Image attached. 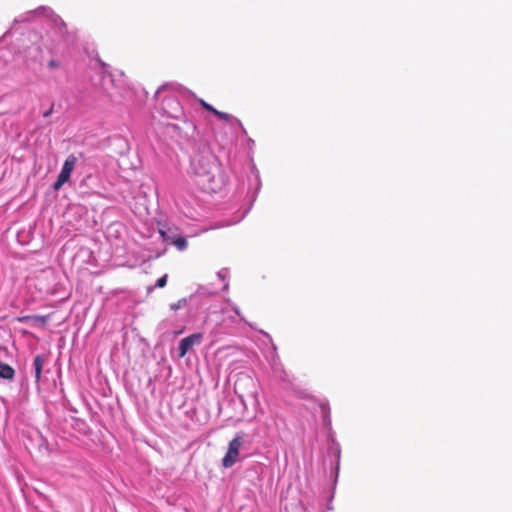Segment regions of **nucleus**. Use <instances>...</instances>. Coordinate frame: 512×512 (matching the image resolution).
Returning <instances> with one entry per match:
<instances>
[{
    "mask_svg": "<svg viewBox=\"0 0 512 512\" xmlns=\"http://www.w3.org/2000/svg\"><path fill=\"white\" fill-rule=\"evenodd\" d=\"M15 376L14 369L0 360V378L5 380H12Z\"/></svg>",
    "mask_w": 512,
    "mask_h": 512,
    "instance_id": "nucleus-6",
    "label": "nucleus"
},
{
    "mask_svg": "<svg viewBox=\"0 0 512 512\" xmlns=\"http://www.w3.org/2000/svg\"><path fill=\"white\" fill-rule=\"evenodd\" d=\"M170 244L174 245L179 251H183L188 246L186 238L177 234L173 235V240Z\"/></svg>",
    "mask_w": 512,
    "mask_h": 512,
    "instance_id": "nucleus-9",
    "label": "nucleus"
},
{
    "mask_svg": "<svg viewBox=\"0 0 512 512\" xmlns=\"http://www.w3.org/2000/svg\"><path fill=\"white\" fill-rule=\"evenodd\" d=\"M227 276H228L227 269H222L218 272V277H220L221 279H225Z\"/></svg>",
    "mask_w": 512,
    "mask_h": 512,
    "instance_id": "nucleus-13",
    "label": "nucleus"
},
{
    "mask_svg": "<svg viewBox=\"0 0 512 512\" xmlns=\"http://www.w3.org/2000/svg\"><path fill=\"white\" fill-rule=\"evenodd\" d=\"M167 278H168L167 274L163 275L161 278H159L157 280L155 286L158 287V288H163L166 285V283H167Z\"/></svg>",
    "mask_w": 512,
    "mask_h": 512,
    "instance_id": "nucleus-12",
    "label": "nucleus"
},
{
    "mask_svg": "<svg viewBox=\"0 0 512 512\" xmlns=\"http://www.w3.org/2000/svg\"><path fill=\"white\" fill-rule=\"evenodd\" d=\"M200 104H201V106H202L205 110H207V111H209V112H211V113L215 114V111H216L217 109H215L212 105H210L209 103H207V102H206V101H204V100H200Z\"/></svg>",
    "mask_w": 512,
    "mask_h": 512,
    "instance_id": "nucleus-11",
    "label": "nucleus"
},
{
    "mask_svg": "<svg viewBox=\"0 0 512 512\" xmlns=\"http://www.w3.org/2000/svg\"><path fill=\"white\" fill-rule=\"evenodd\" d=\"M214 115H216L220 120L227 122L229 124L235 123V124H238L239 126H242V123L239 119L235 118L234 116H232L228 113L216 110Z\"/></svg>",
    "mask_w": 512,
    "mask_h": 512,
    "instance_id": "nucleus-8",
    "label": "nucleus"
},
{
    "mask_svg": "<svg viewBox=\"0 0 512 512\" xmlns=\"http://www.w3.org/2000/svg\"><path fill=\"white\" fill-rule=\"evenodd\" d=\"M242 444L243 439L241 436H236L230 441L228 451L222 460V464L225 468L232 467L237 462Z\"/></svg>",
    "mask_w": 512,
    "mask_h": 512,
    "instance_id": "nucleus-3",
    "label": "nucleus"
},
{
    "mask_svg": "<svg viewBox=\"0 0 512 512\" xmlns=\"http://www.w3.org/2000/svg\"><path fill=\"white\" fill-rule=\"evenodd\" d=\"M202 338L201 333H194L183 338L179 343L178 357L183 358L194 345L201 343Z\"/></svg>",
    "mask_w": 512,
    "mask_h": 512,
    "instance_id": "nucleus-4",
    "label": "nucleus"
},
{
    "mask_svg": "<svg viewBox=\"0 0 512 512\" xmlns=\"http://www.w3.org/2000/svg\"><path fill=\"white\" fill-rule=\"evenodd\" d=\"M44 362H45V358L42 355H37L34 358L33 366H34L35 378H36L37 382L41 378V372H42V368H43Z\"/></svg>",
    "mask_w": 512,
    "mask_h": 512,
    "instance_id": "nucleus-7",
    "label": "nucleus"
},
{
    "mask_svg": "<svg viewBox=\"0 0 512 512\" xmlns=\"http://www.w3.org/2000/svg\"><path fill=\"white\" fill-rule=\"evenodd\" d=\"M48 66L50 68H57L59 66L58 62L56 60H50L48 63Z\"/></svg>",
    "mask_w": 512,
    "mask_h": 512,
    "instance_id": "nucleus-14",
    "label": "nucleus"
},
{
    "mask_svg": "<svg viewBox=\"0 0 512 512\" xmlns=\"http://www.w3.org/2000/svg\"><path fill=\"white\" fill-rule=\"evenodd\" d=\"M228 289V284L226 283L223 287V290H227Z\"/></svg>",
    "mask_w": 512,
    "mask_h": 512,
    "instance_id": "nucleus-16",
    "label": "nucleus"
},
{
    "mask_svg": "<svg viewBox=\"0 0 512 512\" xmlns=\"http://www.w3.org/2000/svg\"><path fill=\"white\" fill-rule=\"evenodd\" d=\"M77 162L78 158L74 154H70L66 158L62 166V169L58 175V178L56 182L53 184L54 190H59L65 183L69 181L71 173L74 170Z\"/></svg>",
    "mask_w": 512,
    "mask_h": 512,
    "instance_id": "nucleus-2",
    "label": "nucleus"
},
{
    "mask_svg": "<svg viewBox=\"0 0 512 512\" xmlns=\"http://www.w3.org/2000/svg\"><path fill=\"white\" fill-rule=\"evenodd\" d=\"M188 175L196 187L207 193H216L224 186L220 163L209 149L191 156Z\"/></svg>",
    "mask_w": 512,
    "mask_h": 512,
    "instance_id": "nucleus-1",
    "label": "nucleus"
},
{
    "mask_svg": "<svg viewBox=\"0 0 512 512\" xmlns=\"http://www.w3.org/2000/svg\"><path fill=\"white\" fill-rule=\"evenodd\" d=\"M233 310L235 311V313L240 316V310L237 306H233Z\"/></svg>",
    "mask_w": 512,
    "mask_h": 512,
    "instance_id": "nucleus-15",
    "label": "nucleus"
},
{
    "mask_svg": "<svg viewBox=\"0 0 512 512\" xmlns=\"http://www.w3.org/2000/svg\"><path fill=\"white\" fill-rule=\"evenodd\" d=\"M157 226L163 241L167 244H170L173 240V235H176L175 229L169 227L166 223L161 221H158Z\"/></svg>",
    "mask_w": 512,
    "mask_h": 512,
    "instance_id": "nucleus-5",
    "label": "nucleus"
},
{
    "mask_svg": "<svg viewBox=\"0 0 512 512\" xmlns=\"http://www.w3.org/2000/svg\"><path fill=\"white\" fill-rule=\"evenodd\" d=\"M186 305H187V299L182 298V299L178 300L176 303H172L170 305V309L173 311H176L178 309L184 308Z\"/></svg>",
    "mask_w": 512,
    "mask_h": 512,
    "instance_id": "nucleus-10",
    "label": "nucleus"
}]
</instances>
